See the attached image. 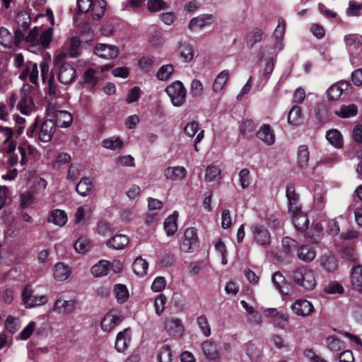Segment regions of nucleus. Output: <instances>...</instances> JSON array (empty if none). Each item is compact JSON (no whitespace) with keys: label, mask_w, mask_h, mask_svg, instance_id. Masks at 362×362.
Instances as JSON below:
<instances>
[{"label":"nucleus","mask_w":362,"mask_h":362,"mask_svg":"<svg viewBox=\"0 0 362 362\" xmlns=\"http://www.w3.org/2000/svg\"><path fill=\"white\" fill-rule=\"evenodd\" d=\"M351 284L354 290L362 293V265L356 266L352 269Z\"/></svg>","instance_id":"nucleus-23"},{"label":"nucleus","mask_w":362,"mask_h":362,"mask_svg":"<svg viewBox=\"0 0 362 362\" xmlns=\"http://www.w3.org/2000/svg\"><path fill=\"white\" fill-rule=\"evenodd\" d=\"M139 68L144 72H149L154 65V59L152 57H144L138 62Z\"/></svg>","instance_id":"nucleus-60"},{"label":"nucleus","mask_w":362,"mask_h":362,"mask_svg":"<svg viewBox=\"0 0 362 362\" xmlns=\"http://www.w3.org/2000/svg\"><path fill=\"white\" fill-rule=\"evenodd\" d=\"M34 105L30 96L24 94L18 105V108L22 114L28 115L33 109Z\"/></svg>","instance_id":"nucleus-44"},{"label":"nucleus","mask_w":362,"mask_h":362,"mask_svg":"<svg viewBox=\"0 0 362 362\" xmlns=\"http://www.w3.org/2000/svg\"><path fill=\"white\" fill-rule=\"evenodd\" d=\"M302 122L301 108L298 105H293L288 112V122L293 125H298Z\"/></svg>","instance_id":"nucleus-42"},{"label":"nucleus","mask_w":362,"mask_h":362,"mask_svg":"<svg viewBox=\"0 0 362 362\" xmlns=\"http://www.w3.org/2000/svg\"><path fill=\"white\" fill-rule=\"evenodd\" d=\"M106 2L104 0H93L90 12L93 20L100 19L105 11Z\"/></svg>","instance_id":"nucleus-29"},{"label":"nucleus","mask_w":362,"mask_h":362,"mask_svg":"<svg viewBox=\"0 0 362 362\" xmlns=\"http://www.w3.org/2000/svg\"><path fill=\"white\" fill-rule=\"evenodd\" d=\"M202 351L204 356L209 359H216L219 356L216 346L209 341L203 343Z\"/></svg>","instance_id":"nucleus-45"},{"label":"nucleus","mask_w":362,"mask_h":362,"mask_svg":"<svg viewBox=\"0 0 362 362\" xmlns=\"http://www.w3.org/2000/svg\"><path fill=\"white\" fill-rule=\"evenodd\" d=\"M221 170L214 165H209L206 170L205 180L206 182H212L220 179Z\"/></svg>","instance_id":"nucleus-52"},{"label":"nucleus","mask_w":362,"mask_h":362,"mask_svg":"<svg viewBox=\"0 0 362 362\" xmlns=\"http://www.w3.org/2000/svg\"><path fill=\"white\" fill-rule=\"evenodd\" d=\"M229 76L230 71L227 69L222 71L216 76L212 85V89L215 93H219L223 89Z\"/></svg>","instance_id":"nucleus-28"},{"label":"nucleus","mask_w":362,"mask_h":362,"mask_svg":"<svg viewBox=\"0 0 362 362\" xmlns=\"http://www.w3.org/2000/svg\"><path fill=\"white\" fill-rule=\"evenodd\" d=\"M257 136L267 145H272L275 141V135L269 124H263L257 132Z\"/></svg>","instance_id":"nucleus-21"},{"label":"nucleus","mask_w":362,"mask_h":362,"mask_svg":"<svg viewBox=\"0 0 362 362\" xmlns=\"http://www.w3.org/2000/svg\"><path fill=\"white\" fill-rule=\"evenodd\" d=\"M323 227L321 223H315L305 234V238L313 243H319L322 236Z\"/></svg>","instance_id":"nucleus-24"},{"label":"nucleus","mask_w":362,"mask_h":362,"mask_svg":"<svg viewBox=\"0 0 362 362\" xmlns=\"http://www.w3.org/2000/svg\"><path fill=\"white\" fill-rule=\"evenodd\" d=\"M55 126L59 127H69L72 122V115L64 110H57L54 113Z\"/></svg>","instance_id":"nucleus-25"},{"label":"nucleus","mask_w":362,"mask_h":362,"mask_svg":"<svg viewBox=\"0 0 362 362\" xmlns=\"http://www.w3.org/2000/svg\"><path fill=\"white\" fill-rule=\"evenodd\" d=\"M71 268L62 262L57 263L53 268L54 278L57 281H63L66 280L71 275Z\"/></svg>","instance_id":"nucleus-22"},{"label":"nucleus","mask_w":362,"mask_h":362,"mask_svg":"<svg viewBox=\"0 0 362 362\" xmlns=\"http://www.w3.org/2000/svg\"><path fill=\"white\" fill-rule=\"evenodd\" d=\"M131 341V329H124L117 334L115 341V349L118 352H124Z\"/></svg>","instance_id":"nucleus-19"},{"label":"nucleus","mask_w":362,"mask_h":362,"mask_svg":"<svg viewBox=\"0 0 362 362\" xmlns=\"http://www.w3.org/2000/svg\"><path fill=\"white\" fill-rule=\"evenodd\" d=\"M327 140L330 144L337 148H341L343 146V136L341 132L337 129H329L326 134Z\"/></svg>","instance_id":"nucleus-30"},{"label":"nucleus","mask_w":362,"mask_h":362,"mask_svg":"<svg viewBox=\"0 0 362 362\" xmlns=\"http://www.w3.org/2000/svg\"><path fill=\"white\" fill-rule=\"evenodd\" d=\"M293 313L300 317H307L314 311L313 305L307 300H298L291 306Z\"/></svg>","instance_id":"nucleus-15"},{"label":"nucleus","mask_w":362,"mask_h":362,"mask_svg":"<svg viewBox=\"0 0 362 362\" xmlns=\"http://www.w3.org/2000/svg\"><path fill=\"white\" fill-rule=\"evenodd\" d=\"M262 31L259 29H255L249 33L246 40L247 45L252 47L255 43L260 42L262 39Z\"/></svg>","instance_id":"nucleus-58"},{"label":"nucleus","mask_w":362,"mask_h":362,"mask_svg":"<svg viewBox=\"0 0 362 362\" xmlns=\"http://www.w3.org/2000/svg\"><path fill=\"white\" fill-rule=\"evenodd\" d=\"M197 230L195 228H187L180 248L184 252H192L199 246Z\"/></svg>","instance_id":"nucleus-5"},{"label":"nucleus","mask_w":362,"mask_h":362,"mask_svg":"<svg viewBox=\"0 0 362 362\" xmlns=\"http://www.w3.org/2000/svg\"><path fill=\"white\" fill-rule=\"evenodd\" d=\"M286 195L288 202V212L296 213L300 211L301 206L299 203V196L295 192L293 185H288L286 187Z\"/></svg>","instance_id":"nucleus-16"},{"label":"nucleus","mask_w":362,"mask_h":362,"mask_svg":"<svg viewBox=\"0 0 362 362\" xmlns=\"http://www.w3.org/2000/svg\"><path fill=\"white\" fill-rule=\"evenodd\" d=\"M94 53L96 56L103 59H114L119 54V48L113 45L98 43L95 46Z\"/></svg>","instance_id":"nucleus-9"},{"label":"nucleus","mask_w":362,"mask_h":362,"mask_svg":"<svg viewBox=\"0 0 362 362\" xmlns=\"http://www.w3.org/2000/svg\"><path fill=\"white\" fill-rule=\"evenodd\" d=\"M297 255L300 259L310 262L315 259L316 253L313 248L307 245H302L298 248Z\"/></svg>","instance_id":"nucleus-36"},{"label":"nucleus","mask_w":362,"mask_h":362,"mask_svg":"<svg viewBox=\"0 0 362 362\" xmlns=\"http://www.w3.org/2000/svg\"><path fill=\"white\" fill-rule=\"evenodd\" d=\"M173 71L174 67L172 64H165L158 69L156 76L160 81H167L170 78Z\"/></svg>","instance_id":"nucleus-48"},{"label":"nucleus","mask_w":362,"mask_h":362,"mask_svg":"<svg viewBox=\"0 0 362 362\" xmlns=\"http://www.w3.org/2000/svg\"><path fill=\"white\" fill-rule=\"evenodd\" d=\"M147 6L151 12H158L168 8L167 3L163 0H148Z\"/></svg>","instance_id":"nucleus-56"},{"label":"nucleus","mask_w":362,"mask_h":362,"mask_svg":"<svg viewBox=\"0 0 362 362\" xmlns=\"http://www.w3.org/2000/svg\"><path fill=\"white\" fill-rule=\"evenodd\" d=\"M98 71L94 69H88L84 73V82L92 86L97 84L100 77L98 76Z\"/></svg>","instance_id":"nucleus-49"},{"label":"nucleus","mask_w":362,"mask_h":362,"mask_svg":"<svg viewBox=\"0 0 362 362\" xmlns=\"http://www.w3.org/2000/svg\"><path fill=\"white\" fill-rule=\"evenodd\" d=\"M113 293L119 303L126 302L129 297V291L127 286L123 284H116L114 286Z\"/></svg>","instance_id":"nucleus-39"},{"label":"nucleus","mask_w":362,"mask_h":362,"mask_svg":"<svg viewBox=\"0 0 362 362\" xmlns=\"http://www.w3.org/2000/svg\"><path fill=\"white\" fill-rule=\"evenodd\" d=\"M163 174L167 180L177 181L183 180L187 175L186 169L182 166H173L166 168Z\"/></svg>","instance_id":"nucleus-17"},{"label":"nucleus","mask_w":362,"mask_h":362,"mask_svg":"<svg viewBox=\"0 0 362 362\" xmlns=\"http://www.w3.org/2000/svg\"><path fill=\"white\" fill-rule=\"evenodd\" d=\"M321 266L328 272H334L337 268V260L333 256H323L321 259Z\"/></svg>","instance_id":"nucleus-50"},{"label":"nucleus","mask_w":362,"mask_h":362,"mask_svg":"<svg viewBox=\"0 0 362 362\" xmlns=\"http://www.w3.org/2000/svg\"><path fill=\"white\" fill-rule=\"evenodd\" d=\"M81 50V41L76 36L73 37L70 40L69 54L71 57H75L79 54Z\"/></svg>","instance_id":"nucleus-61"},{"label":"nucleus","mask_w":362,"mask_h":362,"mask_svg":"<svg viewBox=\"0 0 362 362\" xmlns=\"http://www.w3.org/2000/svg\"><path fill=\"white\" fill-rule=\"evenodd\" d=\"M178 214L174 212L172 215L169 216L164 222V229L168 235H173L177 230V219Z\"/></svg>","instance_id":"nucleus-35"},{"label":"nucleus","mask_w":362,"mask_h":362,"mask_svg":"<svg viewBox=\"0 0 362 362\" xmlns=\"http://www.w3.org/2000/svg\"><path fill=\"white\" fill-rule=\"evenodd\" d=\"M281 243L284 252L288 256H292L298 248L297 241L290 237H284L282 239Z\"/></svg>","instance_id":"nucleus-37"},{"label":"nucleus","mask_w":362,"mask_h":362,"mask_svg":"<svg viewBox=\"0 0 362 362\" xmlns=\"http://www.w3.org/2000/svg\"><path fill=\"white\" fill-rule=\"evenodd\" d=\"M121 322V318H102L100 326L104 332L112 331Z\"/></svg>","instance_id":"nucleus-53"},{"label":"nucleus","mask_w":362,"mask_h":362,"mask_svg":"<svg viewBox=\"0 0 362 362\" xmlns=\"http://www.w3.org/2000/svg\"><path fill=\"white\" fill-rule=\"evenodd\" d=\"M15 44L12 34L8 29L1 27L0 28V44L4 47H11L13 44Z\"/></svg>","instance_id":"nucleus-47"},{"label":"nucleus","mask_w":362,"mask_h":362,"mask_svg":"<svg viewBox=\"0 0 362 362\" xmlns=\"http://www.w3.org/2000/svg\"><path fill=\"white\" fill-rule=\"evenodd\" d=\"M349 83L345 81H340L336 83H334L329 87L327 91V98L329 100H338L342 93L347 90Z\"/></svg>","instance_id":"nucleus-20"},{"label":"nucleus","mask_w":362,"mask_h":362,"mask_svg":"<svg viewBox=\"0 0 362 362\" xmlns=\"http://www.w3.org/2000/svg\"><path fill=\"white\" fill-rule=\"evenodd\" d=\"M293 216V223L298 230L305 231L308 229L309 220L306 215L302 213L301 209L296 213H291Z\"/></svg>","instance_id":"nucleus-26"},{"label":"nucleus","mask_w":362,"mask_h":362,"mask_svg":"<svg viewBox=\"0 0 362 362\" xmlns=\"http://www.w3.org/2000/svg\"><path fill=\"white\" fill-rule=\"evenodd\" d=\"M93 187L91 180L88 177L82 178L76 185V192L82 196L88 195Z\"/></svg>","instance_id":"nucleus-46"},{"label":"nucleus","mask_w":362,"mask_h":362,"mask_svg":"<svg viewBox=\"0 0 362 362\" xmlns=\"http://www.w3.org/2000/svg\"><path fill=\"white\" fill-rule=\"evenodd\" d=\"M344 40L350 54L358 56L362 53L361 35L358 34H349L344 36Z\"/></svg>","instance_id":"nucleus-10"},{"label":"nucleus","mask_w":362,"mask_h":362,"mask_svg":"<svg viewBox=\"0 0 362 362\" xmlns=\"http://www.w3.org/2000/svg\"><path fill=\"white\" fill-rule=\"evenodd\" d=\"M92 245L90 241L86 238H79L74 243V249L77 252L85 253L90 250Z\"/></svg>","instance_id":"nucleus-51"},{"label":"nucleus","mask_w":362,"mask_h":362,"mask_svg":"<svg viewBox=\"0 0 362 362\" xmlns=\"http://www.w3.org/2000/svg\"><path fill=\"white\" fill-rule=\"evenodd\" d=\"M238 177L243 189H246L250 185V170L247 168L242 169L238 174Z\"/></svg>","instance_id":"nucleus-59"},{"label":"nucleus","mask_w":362,"mask_h":362,"mask_svg":"<svg viewBox=\"0 0 362 362\" xmlns=\"http://www.w3.org/2000/svg\"><path fill=\"white\" fill-rule=\"evenodd\" d=\"M129 243V238L124 235H117L107 242V245L115 250H122Z\"/></svg>","instance_id":"nucleus-33"},{"label":"nucleus","mask_w":362,"mask_h":362,"mask_svg":"<svg viewBox=\"0 0 362 362\" xmlns=\"http://www.w3.org/2000/svg\"><path fill=\"white\" fill-rule=\"evenodd\" d=\"M31 19L25 11H21L16 16V23L18 28L15 31V45L18 46L24 40V31L30 25Z\"/></svg>","instance_id":"nucleus-7"},{"label":"nucleus","mask_w":362,"mask_h":362,"mask_svg":"<svg viewBox=\"0 0 362 362\" xmlns=\"http://www.w3.org/2000/svg\"><path fill=\"white\" fill-rule=\"evenodd\" d=\"M53 35L52 28H48L45 29L40 35L38 38V45H40L42 47L46 48L49 46L50 41Z\"/></svg>","instance_id":"nucleus-54"},{"label":"nucleus","mask_w":362,"mask_h":362,"mask_svg":"<svg viewBox=\"0 0 362 362\" xmlns=\"http://www.w3.org/2000/svg\"><path fill=\"white\" fill-rule=\"evenodd\" d=\"M165 92L174 106L180 107L185 103L187 91L180 81H176L168 86Z\"/></svg>","instance_id":"nucleus-4"},{"label":"nucleus","mask_w":362,"mask_h":362,"mask_svg":"<svg viewBox=\"0 0 362 362\" xmlns=\"http://www.w3.org/2000/svg\"><path fill=\"white\" fill-rule=\"evenodd\" d=\"M74 308V300H66L60 297L54 303L53 310L59 315H69Z\"/></svg>","instance_id":"nucleus-18"},{"label":"nucleus","mask_w":362,"mask_h":362,"mask_svg":"<svg viewBox=\"0 0 362 362\" xmlns=\"http://www.w3.org/2000/svg\"><path fill=\"white\" fill-rule=\"evenodd\" d=\"M272 282L275 287L282 293H288V285L286 282L284 276L279 272L272 275Z\"/></svg>","instance_id":"nucleus-34"},{"label":"nucleus","mask_w":362,"mask_h":362,"mask_svg":"<svg viewBox=\"0 0 362 362\" xmlns=\"http://www.w3.org/2000/svg\"><path fill=\"white\" fill-rule=\"evenodd\" d=\"M326 343L328 349L332 351H337L341 349V341L334 337H327Z\"/></svg>","instance_id":"nucleus-64"},{"label":"nucleus","mask_w":362,"mask_h":362,"mask_svg":"<svg viewBox=\"0 0 362 362\" xmlns=\"http://www.w3.org/2000/svg\"><path fill=\"white\" fill-rule=\"evenodd\" d=\"M251 231L254 242L257 245L264 247L270 245L271 234L264 226L258 223L253 224L251 227Z\"/></svg>","instance_id":"nucleus-6"},{"label":"nucleus","mask_w":362,"mask_h":362,"mask_svg":"<svg viewBox=\"0 0 362 362\" xmlns=\"http://www.w3.org/2000/svg\"><path fill=\"white\" fill-rule=\"evenodd\" d=\"M63 55H59L55 59V66L58 68V80L60 83L68 85L71 83L76 78L74 67L68 63L62 62Z\"/></svg>","instance_id":"nucleus-3"},{"label":"nucleus","mask_w":362,"mask_h":362,"mask_svg":"<svg viewBox=\"0 0 362 362\" xmlns=\"http://www.w3.org/2000/svg\"><path fill=\"white\" fill-rule=\"evenodd\" d=\"M204 92V86L202 83L197 79L192 81L190 86V94L192 97L199 98L202 95Z\"/></svg>","instance_id":"nucleus-57"},{"label":"nucleus","mask_w":362,"mask_h":362,"mask_svg":"<svg viewBox=\"0 0 362 362\" xmlns=\"http://www.w3.org/2000/svg\"><path fill=\"white\" fill-rule=\"evenodd\" d=\"M297 161L298 166L302 168H305L308 165L309 150L306 145L299 146Z\"/></svg>","instance_id":"nucleus-43"},{"label":"nucleus","mask_w":362,"mask_h":362,"mask_svg":"<svg viewBox=\"0 0 362 362\" xmlns=\"http://www.w3.org/2000/svg\"><path fill=\"white\" fill-rule=\"evenodd\" d=\"M179 52L180 57L185 62H189L193 60V48L192 46L188 42H180L179 45Z\"/></svg>","instance_id":"nucleus-40"},{"label":"nucleus","mask_w":362,"mask_h":362,"mask_svg":"<svg viewBox=\"0 0 362 362\" xmlns=\"http://www.w3.org/2000/svg\"><path fill=\"white\" fill-rule=\"evenodd\" d=\"M101 145L105 148L115 151L122 148L123 141L118 136H112L103 139L101 142Z\"/></svg>","instance_id":"nucleus-41"},{"label":"nucleus","mask_w":362,"mask_h":362,"mask_svg":"<svg viewBox=\"0 0 362 362\" xmlns=\"http://www.w3.org/2000/svg\"><path fill=\"white\" fill-rule=\"evenodd\" d=\"M294 282L306 290H313L316 286V281L312 270L307 267H300L293 272Z\"/></svg>","instance_id":"nucleus-2"},{"label":"nucleus","mask_w":362,"mask_h":362,"mask_svg":"<svg viewBox=\"0 0 362 362\" xmlns=\"http://www.w3.org/2000/svg\"><path fill=\"white\" fill-rule=\"evenodd\" d=\"M148 268V263L141 257H137L133 264L132 270L139 276H144L146 274Z\"/></svg>","instance_id":"nucleus-31"},{"label":"nucleus","mask_w":362,"mask_h":362,"mask_svg":"<svg viewBox=\"0 0 362 362\" xmlns=\"http://www.w3.org/2000/svg\"><path fill=\"white\" fill-rule=\"evenodd\" d=\"M55 132V124L52 119L44 121L38 128V139L42 142L49 141Z\"/></svg>","instance_id":"nucleus-11"},{"label":"nucleus","mask_w":362,"mask_h":362,"mask_svg":"<svg viewBox=\"0 0 362 362\" xmlns=\"http://www.w3.org/2000/svg\"><path fill=\"white\" fill-rule=\"evenodd\" d=\"M13 130L8 127L0 126V135L4 137L2 151L8 154V162L11 165H15L18 162L25 166L39 158V152L35 147L28 141L21 142L16 148V144L11 141Z\"/></svg>","instance_id":"nucleus-1"},{"label":"nucleus","mask_w":362,"mask_h":362,"mask_svg":"<svg viewBox=\"0 0 362 362\" xmlns=\"http://www.w3.org/2000/svg\"><path fill=\"white\" fill-rule=\"evenodd\" d=\"M68 218L66 214L60 209H54L50 212L48 218V222L58 226H63L67 222Z\"/></svg>","instance_id":"nucleus-27"},{"label":"nucleus","mask_w":362,"mask_h":362,"mask_svg":"<svg viewBox=\"0 0 362 362\" xmlns=\"http://www.w3.org/2000/svg\"><path fill=\"white\" fill-rule=\"evenodd\" d=\"M158 359L159 362H172V352L169 346H162L158 353Z\"/></svg>","instance_id":"nucleus-55"},{"label":"nucleus","mask_w":362,"mask_h":362,"mask_svg":"<svg viewBox=\"0 0 362 362\" xmlns=\"http://www.w3.org/2000/svg\"><path fill=\"white\" fill-rule=\"evenodd\" d=\"M358 108L354 104L349 105H341L338 110L335 111V114L341 118H349L357 115Z\"/></svg>","instance_id":"nucleus-38"},{"label":"nucleus","mask_w":362,"mask_h":362,"mask_svg":"<svg viewBox=\"0 0 362 362\" xmlns=\"http://www.w3.org/2000/svg\"><path fill=\"white\" fill-rule=\"evenodd\" d=\"M22 300L26 308H33L45 304L48 298L46 295H34L32 288L26 286L22 292Z\"/></svg>","instance_id":"nucleus-8"},{"label":"nucleus","mask_w":362,"mask_h":362,"mask_svg":"<svg viewBox=\"0 0 362 362\" xmlns=\"http://www.w3.org/2000/svg\"><path fill=\"white\" fill-rule=\"evenodd\" d=\"M164 329L170 334L181 337L184 333V327L177 318H168L164 322Z\"/></svg>","instance_id":"nucleus-14"},{"label":"nucleus","mask_w":362,"mask_h":362,"mask_svg":"<svg viewBox=\"0 0 362 362\" xmlns=\"http://www.w3.org/2000/svg\"><path fill=\"white\" fill-rule=\"evenodd\" d=\"M38 74L37 63L28 61L25 63L19 78L24 81L28 77L30 81L36 85L37 84Z\"/></svg>","instance_id":"nucleus-13"},{"label":"nucleus","mask_w":362,"mask_h":362,"mask_svg":"<svg viewBox=\"0 0 362 362\" xmlns=\"http://www.w3.org/2000/svg\"><path fill=\"white\" fill-rule=\"evenodd\" d=\"M198 326L204 337L211 334V325L207 318H197Z\"/></svg>","instance_id":"nucleus-63"},{"label":"nucleus","mask_w":362,"mask_h":362,"mask_svg":"<svg viewBox=\"0 0 362 362\" xmlns=\"http://www.w3.org/2000/svg\"><path fill=\"white\" fill-rule=\"evenodd\" d=\"M110 269V262L101 259L91 267V273L95 277H100L107 274Z\"/></svg>","instance_id":"nucleus-32"},{"label":"nucleus","mask_w":362,"mask_h":362,"mask_svg":"<svg viewBox=\"0 0 362 362\" xmlns=\"http://www.w3.org/2000/svg\"><path fill=\"white\" fill-rule=\"evenodd\" d=\"M245 351L250 358L253 361L259 359L261 356V351L253 344H247Z\"/></svg>","instance_id":"nucleus-62"},{"label":"nucleus","mask_w":362,"mask_h":362,"mask_svg":"<svg viewBox=\"0 0 362 362\" xmlns=\"http://www.w3.org/2000/svg\"><path fill=\"white\" fill-rule=\"evenodd\" d=\"M214 17L212 14H202L192 18L188 23V28L192 31L201 30L213 23Z\"/></svg>","instance_id":"nucleus-12"}]
</instances>
